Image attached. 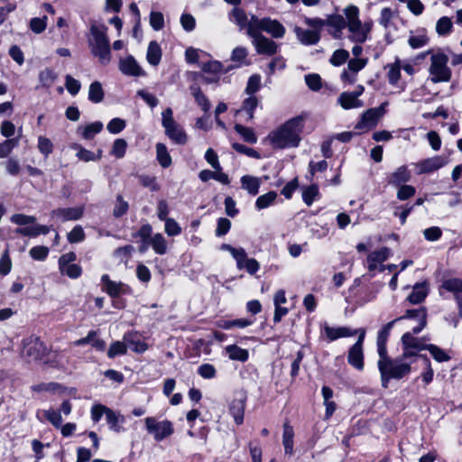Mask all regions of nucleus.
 <instances>
[{
  "label": "nucleus",
  "mask_w": 462,
  "mask_h": 462,
  "mask_svg": "<svg viewBox=\"0 0 462 462\" xmlns=\"http://www.w3.org/2000/svg\"><path fill=\"white\" fill-rule=\"evenodd\" d=\"M261 76L258 74L252 75L247 81L245 93L249 96H254L261 88Z\"/></svg>",
  "instance_id": "864d4df0"
},
{
  "label": "nucleus",
  "mask_w": 462,
  "mask_h": 462,
  "mask_svg": "<svg viewBox=\"0 0 462 462\" xmlns=\"http://www.w3.org/2000/svg\"><path fill=\"white\" fill-rule=\"evenodd\" d=\"M156 158L162 168H168L171 164V157L167 147L162 143L156 144Z\"/></svg>",
  "instance_id": "e433bc0d"
},
{
  "label": "nucleus",
  "mask_w": 462,
  "mask_h": 462,
  "mask_svg": "<svg viewBox=\"0 0 462 462\" xmlns=\"http://www.w3.org/2000/svg\"><path fill=\"white\" fill-rule=\"evenodd\" d=\"M150 24L155 31H160L164 26V17L160 12H152L150 14Z\"/></svg>",
  "instance_id": "69168bd1"
},
{
  "label": "nucleus",
  "mask_w": 462,
  "mask_h": 462,
  "mask_svg": "<svg viewBox=\"0 0 462 462\" xmlns=\"http://www.w3.org/2000/svg\"><path fill=\"white\" fill-rule=\"evenodd\" d=\"M221 250L230 253L236 262V266L239 270L245 269L246 272L253 275L260 269L259 263L254 258H247V254L244 248H236L228 244H223Z\"/></svg>",
  "instance_id": "0eeeda50"
},
{
  "label": "nucleus",
  "mask_w": 462,
  "mask_h": 462,
  "mask_svg": "<svg viewBox=\"0 0 462 462\" xmlns=\"http://www.w3.org/2000/svg\"><path fill=\"white\" fill-rule=\"evenodd\" d=\"M162 125L165 129L166 135L178 144L187 143V134L180 125L173 118L172 109L168 107L162 113Z\"/></svg>",
  "instance_id": "423d86ee"
},
{
  "label": "nucleus",
  "mask_w": 462,
  "mask_h": 462,
  "mask_svg": "<svg viewBox=\"0 0 462 462\" xmlns=\"http://www.w3.org/2000/svg\"><path fill=\"white\" fill-rule=\"evenodd\" d=\"M125 127V120L121 118H113L106 125L107 131L111 134H118Z\"/></svg>",
  "instance_id": "774afa93"
},
{
  "label": "nucleus",
  "mask_w": 462,
  "mask_h": 462,
  "mask_svg": "<svg viewBox=\"0 0 462 462\" xmlns=\"http://www.w3.org/2000/svg\"><path fill=\"white\" fill-rule=\"evenodd\" d=\"M60 271L62 274H66L71 279L79 278L82 273L81 267L75 263L61 267L60 268Z\"/></svg>",
  "instance_id": "052dcab7"
},
{
  "label": "nucleus",
  "mask_w": 462,
  "mask_h": 462,
  "mask_svg": "<svg viewBox=\"0 0 462 462\" xmlns=\"http://www.w3.org/2000/svg\"><path fill=\"white\" fill-rule=\"evenodd\" d=\"M360 12L357 6L349 5L343 10V14H333L328 16L329 32L335 39L342 36V32L347 28L350 35L349 40L356 43H364L367 41L373 27V22L360 20Z\"/></svg>",
  "instance_id": "f257e3e1"
},
{
  "label": "nucleus",
  "mask_w": 462,
  "mask_h": 462,
  "mask_svg": "<svg viewBox=\"0 0 462 462\" xmlns=\"http://www.w3.org/2000/svg\"><path fill=\"white\" fill-rule=\"evenodd\" d=\"M50 232V227L47 226H24V227H19L15 230L16 234L30 236V237H35L41 234L46 235Z\"/></svg>",
  "instance_id": "2f4dec72"
},
{
  "label": "nucleus",
  "mask_w": 462,
  "mask_h": 462,
  "mask_svg": "<svg viewBox=\"0 0 462 462\" xmlns=\"http://www.w3.org/2000/svg\"><path fill=\"white\" fill-rule=\"evenodd\" d=\"M248 36L252 38V44L258 54L273 56L277 52V43L265 37L262 32L249 28Z\"/></svg>",
  "instance_id": "9b49d317"
},
{
  "label": "nucleus",
  "mask_w": 462,
  "mask_h": 462,
  "mask_svg": "<svg viewBox=\"0 0 462 462\" xmlns=\"http://www.w3.org/2000/svg\"><path fill=\"white\" fill-rule=\"evenodd\" d=\"M259 104L258 98L255 96H249L243 101L242 110L248 115V119L254 118V111Z\"/></svg>",
  "instance_id": "c03bdc74"
},
{
  "label": "nucleus",
  "mask_w": 462,
  "mask_h": 462,
  "mask_svg": "<svg viewBox=\"0 0 462 462\" xmlns=\"http://www.w3.org/2000/svg\"><path fill=\"white\" fill-rule=\"evenodd\" d=\"M380 118V113L375 109H368L361 117V120L356 124V128L361 131H368L374 128Z\"/></svg>",
  "instance_id": "aec40b11"
},
{
  "label": "nucleus",
  "mask_w": 462,
  "mask_h": 462,
  "mask_svg": "<svg viewBox=\"0 0 462 462\" xmlns=\"http://www.w3.org/2000/svg\"><path fill=\"white\" fill-rule=\"evenodd\" d=\"M261 179L252 175H244L241 178L242 189L246 190L248 194L255 196L259 192L261 186Z\"/></svg>",
  "instance_id": "c85d7f7f"
},
{
  "label": "nucleus",
  "mask_w": 462,
  "mask_h": 462,
  "mask_svg": "<svg viewBox=\"0 0 462 462\" xmlns=\"http://www.w3.org/2000/svg\"><path fill=\"white\" fill-rule=\"evenodd\" d=\"M133 251L134 247L132 245L118 247L114 251V257L118 259L121 263L126 262Z\"/></svg>",
  "instance_id": "338daca9"
},
{
  "label": "nucleus",
  "mask_w": 462,
  "mask_h": 462,
  "mask_svg": "<svg viewBox=\"0 0 462 462\" xmlns=\"http://www.w3.org/2000/svg\"><path fill=\"white\" fill-rule=\"evenodd\" d=\"M106 421L110 430L119 432L121 430V424L125 422V417L115 412L113 410L108 409L106 415Z\"/></svg>",
  "instance_id": "c9c22d12"
},
{
  "label": "nucleus",
  "mask_w": 462,
  "mask_h": 462,
  "mask_svg": "<svg viewBox=\"0 0 462 462\" xmlns=\"http://www.w3.org/2000/svg\"><path fill=\"white\" fill-rule=\"evenodd\" d=\"M84 208L81 207L77 208H61L51 211V218H58L62 222L78 220L83 216Z\"/></svg>",
  "instance_id": "2eb2a0df"
},
{
  "label": "nucleus",
  "mask_w": 462,
  "mask_h": 462,
  "mask_svg": "<svg viewBox=\"0 0 462 462\" xmlns=\"http://www.w3.org/2000/svg\"><path fill=\"white\" fill-rule=\"evenodd\" d=\"M448 163V160L442 156H434L422 160L415 164L418 174H426L435 171Z\"/></svg>",
  "instance_id": "ddd939ff"
},
{
  "label": "nucleus",
  "mask_w": 462,
  "mask_h": 462,
  "mask_svg": "<svg viewBox=\"0 0 462 462\" xmlns=\"http://www.w3.org/2000/svg\"><path fill=\"white\" fill-rule=\"evenodd\" d=\"M146 59L152 66H157L160 63L162 59V50L157 42L152 41L149 43Z\"/></svg>",
  "instance_id": "473e14b6"
},
{
  "label": "nucleus",
  "mask_w": 462,
  "mask_h": 462,
  "mask_svg": "<svg viewBox=\"0 0 462 462\" xmlns=\"http://www.w3.org/2000/svg\"><path fill=\"white\" fill-rule=\"evenodd\" d=\"M293 428L289 423H284L282 433V444L286 455L293 454Z\"/></svg>",
  "instance_id": "7c9ffc66"
},
{
  "label": "nucleus",
  "mask_w": 462,
  "mask_h": 462,
  "mask_svg": "<svg viewBox=\"0 0 462 462\" xmlns=\"http://www.w3.org/2000/svg\"><path fill=\"white\" fill-rule=\"evenodd\" d=\"M149 243L156 254H164L167 252V242L162 234H155Z\"/></svg>",
  "instance_id": "58836bf2"
},
{
  "label": "nucleus",
  "mask_w": 462,
  "mask_h": 462,
  "mask_svg": "<svg viewBox=\"0 0 462 462\" xmlns=\"http://www.w3.org/2000/svg\"><path fill=\"white\" fill-rule=\"evenodd\" d=\"M106 32L107 27L103 24H92L88 36L90 52L102 65L111 61V47Z\"/></svg>",
  "instance_id": "7ed1b4c3"
},
{
  "label": "nucleus",
  "mask_w": 462,
  "mask_h": 462,
  "mask_svg": "<svg viewBox=\"0 0 462 462\" xmlns=\"http://www.w3.org/2000/svg\"><path fill=\"white\" fill-rule=\"evenodd\" d=\"M347 362L358 371L364 369V351L359 345H353L347 354Z\"/></svg>",
  "instance_id": "393cba45"
},
{
  "label": "nucleus",
  "mask_w": 462,
  "mask_h": 462,
  "mask_svg": "<svg viewBox=\"0 0 462 462\" xmlns=\"http://www.w3.org/2000/svg\"><path fill=\"white\" fill-rule=\"evenodd\" d=\"M390 249L388 247H382L379 250L374 251L367 256V268L370 272L378 269L390 256Z\"/></svg>",
  "instance_id": "a211bd4d"
},
{
  "label": "nucleus",
  "mask_w": 462,
  "mask_h": 462,
  "mask_svg": "<svg viewBox=\"0 0 462 462\" xmlns=\"http://www.w3.org/2000/svg\"><path fill=\"white\" fill-rule=\"evenodd\" d=\"M398 319H401V320L405 319H416L418 321V325L412 328V332L414 334H419L427 324V313L425 309L408 310L404 315Z\"/></svg>",
  "instance_id": "f3484780"
},
{
  "label": "nucleus",
  "mask_w": 462,
  "mask_h": 462,
  "mask_svg": "<svg viewBox=\"0 0 462 462\" xmlns=\"http://www.w3.org/2000/svg\"><path fill=\"white\" fill-rule=\"evenodd\" d=\"M124 341L126 343V346L130 347V349H132L134 352L143 353L147 349V345L143 341L131 334L125 335Z\"/></svg>",
  "instance_id": "4c0bfd02"
},
{
  "label": "nucleus",
  "mask_w": 462,
  "mask_h": 462,
  "mask_svg": "<svg viewBox=\"0 0 462 462\" xmlns=\"http://www.w3.org/2000/svg\"><path fill=\"white\" fill-rule=\"evenodd\" d=\"M401 61L396 60L392 65H389L388 80L391 85H396L401 78Z\"/></svg>",
  "instance_id": "8fccbe9b"
},
{
  "label": "nucleus",
  "mask_w": 462,
  "mask_h": 462,
  "mask_svg": "<svg viewBox=\"0 0 462 462\" xmlns=\"http://www.w3.org/2000/svg\"><path fill=\"white\" fill-rule=\"evenodd\" d=\"M19 144V138L7 139L0 143V158H6Z\"/></svg>",
  "instance_id": "de8ad7c7"
},
{
  "label": "nucleus",
  "mask_w": 462,
  "mask_h": 462,
  "mask_svg": "<svg viewBox=\"0 0 462 462\" xmlns=\"http://www.w3.org/2000/svg\"><path fill=\"white\" fill-rule=\"evenodd\" d=\"M303 128L304 117L298 116L270 132L267 140L274 149L296 148L301 142Z\"/></svg>",
  "instance_id": "f03ea898"
},
{
  "label": "nucleus",
  "mask_w": 462,
  "mask_h": 462,
  "mask_svg": "<svg viewBox=\"0 0 462 462\" xmlns=\"http://www.w3.org/2000/svg\"><path fill=\"white\" fill-rule=\"evenodd\" d=\"M198 374L204 379H212L216 376L217 371L213 365L203 364L198 368Z\"/></svg>",
  "instance_id": "0e129e2a"
},
{
  "label": "nucleus",
  "mask_w": 462,
  "mask_h": 462,
  "mask_svg": "<svg viewBox=\"0 0 462 462\" xmlns=\"http://www.w3.org/2000/svg\"><path fill=\"white\" fill-rule=\"evenodd\" d=\"M425 348L429 350L437 362H447L450 359V356L436 345H426Z\"/></svg>",
  "instance_id": "49530a36"
},
{
  "label": "nucleus",
  "mask_w": 462,
  "mask_h": 462,
  "mask_svg": "<svg viewBox=\"0 0 462 462\" xmlns=\"http://www.w3.org/2000/svg\"><path fill=\"white\" fill-rule=\"evenodd\" d=\"M319 195V189L317 185H310L303 189L302 199L303 201L310 206Z\"/></svg>",
  "instance_id": "13d9d810"
},
{
  "label": "nucleus",
  "mask_w": 462,
  "mask_h": 462,
  "mask_svg": "<svg viewBox=\"0 0 462 462\" xmlns=\"http://www.w3.org/2000/svg\"><path fill=\"white\" fill-rule=\"evenodd\" d=\"M442 290L451 292L454 294L457 305H459V300H462V280L459 278H448L442 282L439 289V292Z\"/></svg>",
  "instance_id": "412c9836"
},
{
  "label": "nucleus",
  "mask_w": 462,
  "mask_h": 462,
  "mask_svg": "<svg viewBox=\"0 0 462 462\" xmlns=\"http://www.w3.org/2000/svg\"><path fill=\"white\" fill-rule=\"evenodd\" d=\"M67 236L69 243H79L85 239V232L81 226H76Z\"/></svg>",
  "instance_id": "680f3d73"
},
{
  "label": "nucleus",
  "mask_w": 462,
  "mask_h": 462,
  "mask_svg": "<svg viewBox=\"0 0 462 462\" xmlns=\"http://www.w3.org/2000/svg\"><path fill=\"white\" fill-rule=\"evenodd\" d=\"M102 290L111 297H117L125 291V285L110 280L107 274L101 276Z\"/></svg>",
  "instance_id": "5701e85b"
},
{
  "label": "nucleus",
  "mask_w": 462,
  "mask_h": 462,
  "mask_svg": "<svg viewBox=\"0 0 462 462\" xmlns=\"http://www.w3.org/2000/svg\"><path fill=\"white\" fill-rule=\"evenodd\" d=\"M119 70L124 75L131 77H140L145 75L143 69L139 66V64L132 55L120 59Z\"/></svg>",
  "instance_id": "4468645a"
},
{
  "label": "nucleus",
  "mask_w": 462,
  "mask_h": 462,
  "mask_svg": "<svg viewBox=\"0 0 462 462\" xmlns=\"http://www.w3.org/2000/svg\"><path fill=\"white\" fill-rule=\"evenodd\" d=\"M429 293V283L424 281L417 282L412 287V291L407 297V300L411 304H419L424 300Z\"/></svg>",
  "instance_id": "b1692460"
},
{
  "label": "nucleus",
  "mask_w": 462,
  "mask_h": 462,
  "mask_svg": "<svg viewBox=\"0 0 462 462\" xmlns=\"http://www.w3.org/2000/svg\"><path fill=\"white\" fill-rule=\"evenodd\" d=\"M190 90L198 105L202 108L204 112H208L210 109V102L201 92L200 88L197 86H191Z\"/></svg>",
  "instance_id": "79ce46f5"
},
{
  "label": "nucleus",
  "mask_w": 462,
  "mask_h": 462,
  "mask_svg": "<svg viewBox=\"0 0 462 462\" xmlns=\"http://www.w3.org/2000/svg\"><path fill=\"white\" fill-rule=\"evenodd\" d=\"M127 148V143L125 139H116L112 146L111 154L117 159L125 156Z\"/></svg>",
  "instance_id": "603ef678"
},
{
  "label": "nucleus",
  "mask_w": 462,
  "mask_h": 462,
  "mask_svg": "<svg viewBox=\"0 0 462 462\" xmlns=\"http://www.w3.org/2000/svg\"><path fill=\"white\" fill-rule=\"evenodd\" d=\"M323 332L330 341L337 340L340 337H348L356 335V331H352L346 327L332 328L328 324L323 326Z\"/></svg>",
  "instance_id": "a878e982"
},
{
  "label": "nucleus",
  "mask_w": 462,
  "mask_h": 462,
  "mask_svg": "<svg viewBox=\"0 0 462 462\" xmlns=\"http://www.w3.org/2000/svg\"><path fill=\"white\" fill-rule=\"evenodd\" d=\"M278 198V194L275 191H269L265 194L259 196L255 201V208L262 210L273 205Z\"/></svg>",
  "instance_id": "f704fd0d"
},
{
  "label": "nucleus",
  "mask_w": 462,
  "mask_h": 462,
  "mask_svg": "<svg viewBox=\"0 0 462 462\" xmlns=\"http://www.w3.org/2000/svg\"><path fill=\"white\" fill-rule=\"evenodd\" d=\"M349 58V52L344 49L336 50L329 59V62L336 67L344 64Z\"/></svg>",
  "instance_id": "09e8293b"
},
{
  "label": "nucleus",
  "mask_w": 462,
  "mask_h": 462,
  "mask_svg": "<svg viewBox=\"0 0 462 462\" xmlns=\"http://www.w3.org/2000/svg\"><path fill=\"white\" fill-rule=\"evenodd\" d=\"M249 28L256 32H265L275 39H282L285 35V27L277 20L269 17L259 19L254 14L252 15V23Z\"/></svg>",
  "instance_id": "6e6552de"
},
{
  "label": "nucleus",
  "mask_w": 462,
  "mask_h": 462,
  "mask_svg": "<svg viewBox=\"0 0 462 462\" xmlns=\"http://www.w3.org/2000/svg\"><path fill=\"white\" fill-rule=\"evenodd\" d=\"M57 79L56 73L51 69H45L39 74V79L43 87H51Z\"/></svg>",
  "instance_id": "6e6d98bb"
},
{
  "label": "nucleus",
  "mask_w": 462,
  "mask_h": 462,
  "mask_svg": "<svg viewBox=\"0 0 462 462\" xmlns=\"http://www.w3.org/2000/svg\"><path fill=\"white\" fill-rule=\"evenodd\" d=\"M228 358L234 361L245 362L249 358V352L237 345H229L225 347Z\"/></svg>",
  "instance_id": "c756f323"
},
{
  "label": "nucleus",
  "mask_w": 462,
  "mask_h": 462,
  "mask_svg": "<svg viewBox=\"0 0 462 462\" xmlns=\"http://www.w3.org/2000/svg\"><path fill=\"white\" fill-rule=\"evenodd\" d=\"M102 129L103 124L99 121H97L86 125L83 128H79V131H81V134L84 139L89 140L92 139L97 134L101 132Z\"/></svg>",
  "instance_id": "a19ab883"
},
{
  "label": "nucleus",
  "mask_w": 462,
  "mask_h": 462,
  "mask_svg": "<svg viewBox=\"0 0 462 462\" xmlns=\"http://www.w3.org/2000/svg\"><path fill=\"white\" fill-rule=\"evenodd\" d=\"M448 58L443 52L433 53L430 57L429 67L430 80L432 83L448 82L451 79L452 72L448 66Z\"/></svg>",
  "instance_id": "39448f33"
},
{
  "label": "nucleus",
  "mask_w": 462,
  "mask_h": 462,
  "mask_svg": "<svg viewBox=\"0 0 462 462\" xmlns=\"http://www.w3.org/2000/svg\"><path fill=\"white\" fill-rule=\"evenodd\" d=\"M452 21L448 16H442L437 21L436 32L439 35H447L451 32Z\"/></svg>",
  "instance_id": "a18cd8bd"
},
{
  "label": "nucleus",
  "mask_w": 462,
  "mask_h": 462,
  "mask_svg": "<svg viewBox=\"0 0 462 462\" xmlns=\"http://www.w3.org/2000/svg\"><path fill=\"white\" fill-rule=\"evenodd\" d=\"M235 130L241 135L245 142L249 143H255L257 142V137L252 128L236 124Z\"/></svg>",
  "instance_id": "37998d69"
},
{
  "label": "nucleus",
  "mask_w": 462,
  "mask_h": 462,
  "mask_svg": "<svg viewBox=\"0 0 462 462\" xmlns=\"http://www.w3.org/2000/svg\"><path fill=\"white\" fill-rule=\"evenodd\" d=\"M31 257L37 261H43L46 259L49 254V249L46 246H33L29 252Z\"/></svg>",
  "instance_id": "e2e57ef3"
},
{
  "label": "nucleus",
  "mask_w": 462,
  "mask_h": 462,
  "mask_svg": "<svg viewBox=\"0 0 462 462\" xmlns=\"http://www.w3.org/2000/svg\"><path fill=\"white\" fill-rule=\"evenodd\" d=\"M229 20L236 23L240 30L246 29V32L248 33L249 27L252 23V17L248 19L246 13L243 9L234 7L229 14Z\"/></svg>",
  "instance_id": "4be33fe9"
},
{
  "label": "nucleus",
  "mask_w": 462,
  "mask_h": 462,
  "mask_svg": "<svg viewBox=\"0 0 462 462\" xmlns=\"http://www.w3.org/2000/svg\"><path fill=\"white\" fill-rule=\"evenodd\" d=\"M401 321V319H395L388 323H386L381 330H379L377 334V341L380 343H387L388 337L390 335V332L393 327V325L397 322Z\"/></svg>",
  "instance_id": "4d7b16f0"
},
{
  "label": "nucleus",
  "mask_w": 462,
  "mask_h": 462,
  "mask_svg": "<svg viewBox=\"0 0 462 462\" xmlns=\"http://www.w3.org/2000/svg\"><path fill=\"white\" fill-rule=\"evenodd\" d=\"M411 180V173L406 166H401L396 169L388 178V183L399 187Z\"/></svg>",
  "instance_id": "cd10ccee"
},
{
  "label": "nucleus",
  "mask_w": 462,
  "mask_h": 462,
  "mask_svg": "<svg viewBox=\"0 0 462 462\" xmlns=\"http://www.w3.org/2000/svg\"><path fill=\"white\" fill-rule=\"evenodd\" d=\"M45 419L50 421L55 428H60L62 424V418L60 411L52 408L43 411Z\"/></svg>",
  "instance_id": "3c124183"
},
{
  "label": "nucleus",
  "mask_w": 462,
  "mask_h": 462,
  "mask_svg": "<svg viewBox=\"0 0 462 462\" xmlns=\"http://www.w3.org/2000/svg\"><path fill=\"white\" fill-rule=\"evenodd\" d=\"M73 344L77 346L91 344L98 351H103L106 347V342L97 337V331L95 330L89 331L87 337L76 340Z\"/></svg>",
  "instance_id": "bb28decb"
},
{
  "label": "nucleus",
  "mask_w": 462,
  "mask_h": 462,
  "mask_svg": "<svg viewBox=\"0 0 462 462\" xmlns=\"http://www.w3.org/2000/svg\"><path fill=\"white\" fill-rule=\"evenodd\" d=\"M294 32L298 41L303 45H315L320 40V32L319 31H312L296 26L294 28Z\"/></svg>",
  "instance_id": "6ab92c4d"
},
{
  "label": "nucleus",
  "mask_w": 462,
  "mask_h": 462,
  "mask_svg": "<svg viewBox=\"0 0 462 462\" xmlns=\"http://www.w3.org/2000/svg\"><path fill=\"white\" fill-rule=\"evenodd\" d=\"M381 383L383 388H387L390 380H400L409 374L411 371V365L402 359L390 358L382 364H378Z\"/></svg>",
  "instance_id": "20e7f679"
},
{
  "label": "nucleus",
  "mask_w": 462,
  "mask_h": 462,
  "mask_svg": "<svg viewBox=\"0 0 462 462\" xmlns=\"http://www.w3.org/2000/svg\"><path fill=\"white\" fill-rule=\"evenodd\" d=\"M245 402V396L241 394L238 398H234L228 405L229 413L237 425L242 424L244 421Z\"/></svg>",
  "instance_id": "dca6fc26"
},
{
  "label": "nucleus",
  "mask_w": 462,
  "mask_h": 462,
  "mask_svg": "<svg viewBox=\"0 0 462 462\" xmlns=\"http://www.w3.org/2000/svg\"><path fill=\"white\" fill-rule=\"evenodd\" d=\"M88 99L93 103H100L104 99V90L100 82L94 81L90 84Z\"/></svg>",
  "instance_id": "ea45409f"
},
{
  "label": "nucleus",
  "mask_w": 462,
  "mask_h": 462,
  "mask_svg": "<svg viewBox=\"0 0 462 462\" xmlns=\"http://www.w3.org/2000/svg\"><path fill=\"white\" fill-rule=\"evenodd\" d=\"M72 148L78 151L76 156L79 158V160L85 162L96 161V154L93 152L83 148L79 144H74Z\"/></svg>",
  "instance_id": "5fc2aeb1"
},
{
  "label": "nucleus",
  "mask_w": 462,
  "mask_h": 462,
  "mask_svg": "<svg viewBox=\"0 0 462 462\" xmlns=\"http://www.w3.org/2000/svg\"><path fill=\"white\" fill-rule=\"evenodd\" d=\"M413 332H406L402 337V346H406L410 348H413L416 351L420 352V350L426 349L424 345L421 341V339L413 337Z\"/></svg>",
  "instance_id": "72a5a7b5"
},
{
  "label": "nucleus",
  "mask_w": 462,
  "mask_h": 462,
  "mask_svg": "<svg viewBox=\"0 0 462 462\" xmlns=\"http://www.w3.org/2000/svg\"><path fill=\"white\" fill-rule=\"evenodd\" d=\"M364 90V87L360 86V91L343 92L339 95L337 102L346 110L362 107L364 103L358 97Z\"/></svg>",
  "instance_id": "f8f14e48"
},
{
  "label": "nucleus",
  "mask_w": 462,
  "mask_h": 462,
  "mask_svg": "<svg viewBox=\"0 0 462 462\" xmlns=\"http://www.w3.org/2000/svg\"><path fill=\"white\" fill-rule=\"evenodd\" d=\"M46 352V346L38 337L32 336L23 339L22 356L27 362L41 360Z\"/></svg>",
  "instance_id": "9d476101"
},
{
  "label": "nucleus",
  "mask_w": 462,
  "mask_h": 462,
  "mask_svg": "<svg viewBox=\"0 0 462 462\" xmlns=\"http://www.w3.org/2000/svg\"><path fill=\"white\" fill-rule=\"evenodd\" d=\"M127 346L126 343L121 342V341H116L114 342L107 352V356L109 358H114L115 356L118 355H124L126 353Z\"/></svg>",
  "instance_id": "bf43d9fd"
},
{
  "label": "nucleus",
  "mask_w": 462,
  "mask_h": 462,
  "mask_svg": "<svg viewBox=\"0 0 462 462\" xmlns=\"http://www.w3.org/2000/svg\"><path fill=\"white\" fill-rule=\"evenodd\" d=\"M145 429L156 441H162L174 432L173 424L168 420H158L155 417H147L144 420Z\"/></svg>",
  "instance_id": "1a4fd4ad"
}]
</instances>
